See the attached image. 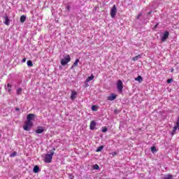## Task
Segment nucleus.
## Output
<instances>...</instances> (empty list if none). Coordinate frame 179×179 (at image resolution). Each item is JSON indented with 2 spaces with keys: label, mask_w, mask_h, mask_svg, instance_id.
<instances>
[{
  "label": "nucleus",
  "mask_w": 179,
  "mask_h": 179,
  "mask_svg": "<svg viewBox=\"0 0 179 179\" xmlns=\"http://www.w3.org/2000/svg\"><path fill=\"white\" fill-rule=\"evenodd\" d=\"M55 152V148H53L50 150V154H47L45 155L44 162L45 163H51L52 162V156H54Z\"/></svg>",
  "instance_id": "nucleus-1"
},
{
  "label": "nucleus",
  "mask_w": 179,
  "mask_h": 179,
  "mask_svg": "<svg viewBox=\"0 0 179 179\" xmlns=\"http://www.w3.org/2000/svg\"><path fill=\"white\" fill-rule=\"evenodd\" d=\"M69 62H71V56H69V55H67L64 58L61 60V65L65 66V65H66V64H68Z\"/></svg>",
  "instance_id": "nucleus-2"
},
{
  "label": "nucleus",
  "mask_w": 179,
  "mask_h": 179,
  "mask_svg": "<svg viewBox=\"0 0 179 179\" xmlns=\"http://www.w3.org/2000/svg\"><path fill=\"white\" fill-rule=\"evenodd\" d=\"M117 89L119 93H122V90L124 89V84L121 80L117 81Z\"/></svg>",
  "instance_id": "nucleus-3"
},
{
  "label": "nucleus",
  "mask_w": 179,
  "mask_h": 179,
  "mask_svg": "<svg viewBox=\"0 0 179 179\" xmlns=\"http://www.w3.org/2000/svg\"><path fill=\"white\" fill-rule=\"evenodd\" d=\"M31 127H33V122H28L27 120L24 123V125L23 126V129L24 131H30Z\"/></svg>",
  "instance_id": "nucleus-4"
},
{
  "label": "nucleus",
  "mask_w": 179,
  "mask_h": 179,
  "mask_svg": "<svg viewBox=\"0 0 179 179\" xmlns=\"http://www.w3.org/2000/svg\"><path fill=\"white\" fill-rule=\"evenodd\" d=\"M110 15L112 19H114V17H115V16L117 15V6H115V5H113V7L110 8Z\"/></svg>",
  "instance_id": "nucleus-5"
},
{
  "label": "nucleus",
  "mask_w": 179,
  "mask_h": 179,
  "mask_svg": "<svg viewBox=\"0 0 179 179\" xmlns=\"http://www.w3.org/2000/svg\"><path fill=\"white\" fill-rule=\"evenodd\" d=\"M178 129L179 131V116L178 117V120L176 122V125L173 127V129L172 131V136L176 134V132L177 131Z\"/></svg>",
  "instance_id": "nucleus-6"
},
{
  "label": "nucleus",
  "mask_w": 179,
  "mask_h": 179,
  "mask_svg": "<svg viewBox=\"0 0 179 179\" xmlns=\"http://www.w3.org/2000/svg\"><path fill=\"white\" fill-rule=\"evenodd\" d=\"M169 36H170V33H169V31H165L161 39L162 43H164V41L169 38Z\"/></svg>",
  "instance_id": "nucleus-7"
},
{
  "label": "nucleus",
  "mask_w": 179,
  "mask_h": 179,
  "mask_svg": "<svg viewBox=\"0 0 179 179\" xmlns=\"http://www.w3.org/2000/svg\"><path fill=\"white\" fill-rule=\"evenodd\" d=\"M34 117H35V115L33 113H30V114L27 115V121L31 122V120H34Z\"/></svg>",
  "instance_id": "nucleus-8"
},
{
  "label": "nucleus",
  "mask_w": 179,
  "mask_h": 179,
  "mask_svg": "<svg viewBox=\"0 0 179 179\" xmlns=\"http://www.w3.org/2000/svg\"><path fill=\"white\" fill-rule=\"evenodd\" d=\"M3 20H4V24H6V26H9V22H10V20H9V17H8V15H5L3 16Z\"/></svg>",
  "instance_id": "nucleus-9"
},
{
  "label": "nucleus",
  "mask_w": 179,
  "mask_h": 179,
  "mask_svg": "<svg viewBox=\"0 0 179 179\" xmlns=\"http://www.w3.org/2000/svg\"><path fill=\"white\" fill-rule=\"evenodd\" d=\"M96 125H97V123H96V122H94V120H92L90 123V129L93 131L94 129H95L96 128Z\"/></svg>",
  "instance_id": "nucleus-10"
},
{
  "label": "nucleus",
  "mask_w": 179,
  "mask_h": 179,
  "mask_svg": "<svg viewBox=\"0 0 179 179\" xmlns=\"http://www.w3.org/2000/svg\"><path fill=\"white\" fill-rule=\"evenodd\" d=\"M117 99V95L115 94H111L110 96H108V100L109 101H113V100H115Z\"/></svg>",
  "instance_id": "nucleus-11"
},
{
  "label": "nucleus",
  "mask_w": 179,
  "mask_h": 179,
  "mask_svg": "<svg viewBox=\"0 0 179 179\" xmlns=\"http://www.w3.org/2000/svg\"><path fill=\"white\" fill-rule=\"evenodd\" d=\"M76 96H78V92H76V91H72L71 94V100H75V99H76Z\"/></svg>",
  "instance_id": "nucleus-12"
},
{
  "label": "nucleus",
  "mask_w": 179,
  "mask_h": 179,
  "mask_svg": "<svg viewBox=\"0 0 179 179\" xmlns=\"http://www.w3.org/2000/svg\"><path fill=\"white\" fill-rule=\"evenodd\" d=\"M43 132H44V128L43 127H39L36 130V134H43Z\"/></svg>",
  "instance_id": "nucleus-13"
},
{
  "label": "nucleus",
  "mask_w": 179,
  "mask_h": 179,
  "mask_svg": "<svg viewBox=\"0 0 179 179\" xmlns=\"http://www.w3.org/2000/svg\"><path fill=\"white\" fill-rule=\"evenodd\" d=\"M78 64H79V59H76V61L73 63V66H71V69H73V68L78 66Z\"/></svg>",
  "instance_id": "nucleus-14"
},
{
  "label": "nucleus",
  "mask_w": 179,
  "mask_h": 179,
  "mask_svg": "<svg viewBox=\"0 0 179 179\" xmlns=\"http://www.w3.org/2000/svg\"><path fill=\"white\" fill-rule=\"evenodd\" d=\"M93 79H94V76L93 74L91 75V76L88 77L86 80V83H89V82H90V80H93Z\"/></svg>",
  "instance_id": "nucleus-15"
},
{
  "label": "nucleus",
  "mask_w": 179,
  "mask_h": 179,
  "mask_svg": "<svg viewBox=\"0 0 179 179\" xmlns=\"http://www.w3.org/2000/svg\"><path fill=\"white\" fill-rule=\"evenodd\" d=\"M135 80H137L138 82H139V83H142V82L143 81V78H142V76H138L137 78H135Z\"/></svg>",
  "instance_id": "nucleus-16"
},
{
  "label": "nucleus",
  "mask_w": 179,
  "mask_h": 179,
  "mask_svg": "<svg viewBox=\"0 0 179 179\" xmlns=\"http://www.w3.org/2000/svg\"><path fill=\"white\" fill-rule=\"evenodd\" d=\"M34 173H38L40 171V167L38 166H35L33 169Z\"/></svg>",
  "instance_id": "nucleus-17"
},
{
  "label": "nucleus",
  "mask_w": 179,
  "mask_h": 179,
  "mask_svg": "<svg viewBox=\"0 0 179 179\" xmlns=\"http://www.w3.org/2000/svg\"><path fill=\"white\" fill-rule=\"evenodd\" d=\"M162 179H173V175H165L164 177L162 178Z\"/></svg>",
  "instance_id": "nucleus-18"
},
{
  "label": "nucleus",
  "mask_w": 179,
  "mask_h": 179,
  "mask_svg": "<svg viewBox=\"0 0 179 179\" xmlns=\"http://www.w3.org/2000/svg\"><path fill=\"white\" fill-rule=\"evenodd\" d=\"M20 22H21V23H24V22H26V17H25V15H22L20 17Z\"/></svg>",
  "instance_id": "nucleus-19"
},
{
  "label": "nucleus",
  "mask_w": 179,
  "mask_h": 179,
  "mask_svg": "<svg viewBox=\"0 0 179 179\" xmlns=\"http://www.w3.org/2000/svg\"><path fill=\"white\" fill-rule=\"evenodd\" d=\"M138 58H141V55H138L133 57L132 61H134L135 62L136 61H138Z\"/></svg>",
  "instance_id": "nucleus-20"
},
{
  "label": "nucleus",
  "mask_w": 179,
  "mask_h": 179,
  "mask_svg": "<svg viewBox=\"0 0 179 179\" xmlns=\"http://www.w3.org/2000/svg\"><path fill=\"white\" fill-rule=\"evenodd\" d=\"M103 148H104V145L99 146L97 148L96 152H101V150H103Z\"/></svg>",
  "instance_id": "nucleus-21"
},
{
  "label": "nucleus",
  "mask_w": 179,
  "mask_h": 179,
  "mask_svg": "<svg viewBox=\"0 0 179 179\" xmlns=\"http://www.w3.org/2000/svg\"><path fill=\"white\" fill-rule=\"evenodd\" d=\"M27 64L30 67L33 66V62H31V60H28Z\"/></svg>",
  "instance_id": "nucleus-22"
},
{
  "label": "nucleus",
  "mask_w": 179,
  "mask_h": 179,
  "mask_svg": "<svg viewBox=\"0 0 179 179\" xmlns=\"http://www.w3.org/2000/svg\"><path fill=\"white\" fill-rule=\"evenodd\" d=\"M151 152H152V153H156V152H157V150H156V147L152 146L151 148Z\"/></svg>",
  "instance_id": "nucleus-23"
},
{
  "label": "nucleus",
  "mask_w": 179,
  "mask_h": 179,
  "mask_svg": "<svg viewBox=\"0 0 179 179\" xmlns=\"http://www.w3.org/2000/svg\"><path fill=\"white\" fill-rule=\"evenodd\" d=\"M22 88L17 89V94L18 96L20 95V94H22Z\"/></svg>",
  "instance_id": "nucleus-24"
},
{
  "label": "nucleus",
  "mask_w": 179,
  "mask_h": 179,
  "mask_svg": "<svg viewBox=\"0 0 179 179\" xmlns=\"http://www.w3.org/2000/svg\"><path fill=\"white\" fill-rule=\"evenodd\" d=\"M91 109L92 110V111H96L97 110V106H96L95 105H93L92 106Z\"/></svg>",
  "instance_id": "nucleus-25"
},
{
  "label": "nucleus",
  "mask_w": 179,
  "mask_h": 179,
  "mask_svg": "<svg viewBox=\"0 0 179 179\" xmlns=\"http://www.w3.org/2000/svg\"><path fill=\"white\" fill-rule=\"evenodd\" d=\"M107 131H108V129H107V127H104L102 128V132H107Z\"/></svg>",
  "instance_id": "nucleus-26"
},
{
  "label": "nucleus",
  "mask_w": 179,
  "mask_h": 179,
  "mask_svg": "<svg viewBox=\"0 0 179 179\" xmlns=\"http://www.w3.org/2000/svg\"><path fill=\"white\" fill-rule=\"evenodd\" d=\"M16 155H17V153L16 152H13L12 154H10V156L11 157H15V156H16Z\"/></svg>",
  "instance_id": "nucleus-27"
},
{
  "label": "nucleus",
  "mask_w": 179,
  "mask_h": 179,
  "mask_svg": "<svg viewBox=\"0 0 179 179\" xmlns=\"http://www.w3.org/2000/svg\"><path fill=\"white\" fill-rule=\"evenodd\" d=\"M99 169H100V166H99L97 164L94 165V170H99Z\"/></svg>",
  "instance_id": "nucleus-28"
},
{
  "label": "nucleus",
  "mask_w": 179,
  "mask_h": 179,
  "mask_svg": "<svg viewBox=\"0 0 179 179\" xmlns=\"http://www.w3.org/2000/svg\"><path fill=\"white\" fill-rule=\"evenodd\" d=\"M167 83H171L173 82V78H169L167 80Z\"/></svg>",
  "instance_id": "nucleus-29"
},
{
  "label": "nucleus",
  "mask_w": 179,
  "mask_h": 179,
  "mask_svg": "<svg viewBox=\"0 0 179 179\" xmlns=\"http://www.w3.org/2000/svg\"><path fill=\"white\" fill-rule=\"evenodd\" d=\"M141 16H142L141 13H139L138 15L136 16V19L139 20V18L141 17Z\"/></svg>",
  "instance_id": "nucleus-30"
},
{
  "label": "nucleus",
  "mask_w": 179,
  "mask_h": 179,
  "mask_svg": "<svg viewBox=\"0 0 179 179\" xmlns=\"http://www.w3.org/2000/svg\"><path fill=\"white\" fill-rule=\"evenodd\" d=\"M159 26V23H157L155 26H154V29H157V27Z\"/></svg>",
  "instance_id": "nucleus-31"
},
{
  "label": "nucleus",
  "mask_w": 179,
  "mask_h": 179,
  "mask_svg": "<svg viewBox=\"0 0 179 179\" xmlns=\"http://www.w3.org/2000/svg\"><path fill=\"white\" fill-rule=\"evenodd\" d=\"M7 87H8V89H9V88H12V85H10V84L8 83V84L7 85Z\"/></svg>",
  "instance_id": "nucleus-32"
},
{
  "label": "nucleus",
  "mask_w": 179,
  "mask_h": 179,
  "mask_svg": "<svg viewBox=\"0 0 179 179\" xmlns=\"http://www.w3.org/2000/svg\"><path fill=\"white\" fill-rule=\"evenodd\" d=\"M112 156H117V152H112Z\"/></svg>",
  "instance_id": "nucleus-33"
},
{
  "label": "nucleus",
  "mask_w": 179,
  "mask_h": 179,
  "mask_svg": "<svg viewBox=\"0 0 179 179\" xmlns=\"http://www.w3.org/2000/svg\"><path fill=\"white\" fill-rule=\"evenodd\" d=\"M8 93H10V92H12V88H8Z\"/></svg>",
  "instance_id": "nucleus-34"
},
{
  "label": "nucleus",
  "mask_w": 179,
  "mask_h": 179,
  "mask_svg": "<svg viewBox=\"0 0 179 179\" xmlns=\"http://www.w3.org/2000/svg\"><path fill=\"white\" fill-rule=\"evenodd\" d=\"M20 109L19 108H15V111H19Z\"/></svg>",
  "instance_id": "nucleus-35"
},
{
  "label": "nucleus",
  "mask_w": 179,
  "mask_h": 179,
  "mask_svg": "<svg viewBox=\"0 0 179 179\" xmlns=\"http://www.w3.org/2000/svg\"><path fill=\"white\" fill-rule=\"evenodd\" d=\"M22 62H26V58L22 59Z\"/></svg>",
  "instance_id": "nucleus-36"
},
{
  "label": "nucleus",
  "mask_w": 179,
  "mask_h": 179,
  "mask_svg": "<svg viewBox=\"0 0 179 179\" xmlns=\"http://www.w3.org/2000/svg\"><path fill=\"white\" fill-rule=\"evenodd\" d=\"M148 15H152V11L148 12Z\"/></svg>",
  "instance_id": "nucleus-37"
},
{
  "label": "nucleus",
  "mask_w": 179,
  "mask_h": 179,
  "mask_svg": "<svg viewBox=\"0 0 179 179\" xmlns=\"http://www.w3.org/2000/svg\"><path fill=\"white\" fill-rule=\"evenodd\" d=\"M171 72H172V73L174 72V69H172Z\"/></svg>",
  "instance_id": "nucleus-38"
},
{
  "label": "nucleus",
  "mask_w": 179,
  "mask_h": 179,
  "mask_svg": "<svg viewBox=\"0 0 179 179\" xmlns=\"http://www.w3.org/2000/svg\"><path fill=\"white\" fill-rule=\"evenodd\" d=\"M67 9L69 10V6L67 7Z\"/></svg>",
  "instance_id": "nucleus-39"
},
{
  "label": "nucleus",
  "mask_w": 179,
  "mask_h": 179,
  "mask_svg": "<svg viewBox=\"0 0 179 179\" xmlns=\"http://www.w3.org/2000/svg\"><path fill=\"white\" fill-rule=\"evenodd\" d=\"M0 136H1V134H0Z\"/></svg>",
  "instance_id": "nucleus-40"
}]
</instances>
